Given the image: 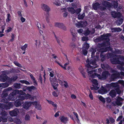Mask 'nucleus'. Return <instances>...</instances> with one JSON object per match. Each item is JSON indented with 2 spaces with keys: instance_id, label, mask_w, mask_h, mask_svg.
Wrapping results in <instances>:
<instances>
[{
  "instance_id": "nucleus-1",
  "label": "nucleus",
  "mask_w": 124,
  "mask_h": 124,
  "mask_svg": "<svg viewBox=\"0 0 124 124\" xmlns=\"http://www.w3.org/2000/svg\"><path fill=\"white\" fill-rule=\"evenodd\" d=\"M90 51L92 52L91 56L92 59H91L89 61L87 60L86 62H88V64L86 65V71L88 75L92 78L97 77L99 79L101 80L105 79L107 77L110 75L108 71L103 72L101 76L100 75L96 73L95 70H93V68L97 67L98 66V65L96 63V60H94L95 58H93L96 50L92 48L90 49Z\"/></svg>"
},
{
  "instance_id": "nucleus-2",
  "label": "nucleus",
  "mask_w": 124,
  "mask_h": 124,
  "mask_svg": "<svg viewBox=\"0 0 124 124\" xmlns=\"http://www.w3.org/2000/svg\"><path fill=\"white\" fill-rule=\"evenodd\" d=\"M25 94L22 91L16 90L10 93L9 95V99L10 100H14L15 98L16 97V95L17 94L18 97V99L15 102V105L16 107L20 106L23 103V100L25 99H30L31 100H33L34 97H32L31 95L27 94L24 97L22 95H24Z\"/></svg>"
},
{
  "instance_id": "nucleus-3",
  "label": "nucleus",
  "mask_w": 124,
  "mask_h": 124,
  "mask_svg": "<svg viewBox=\"0 0 124 124\" xmlns=\"http://www.w3.org/2000/svg\"><path fill=\"white\" fill-rule=\"evenodd\" d=\"M110 36V34L109 33H107L106 34L103 35L101 36V39L102 40H105L106 41L102 44H98V46L100 49H98V51L99 52H101V57H102V54L103 52H106L108 50H112V48L110 47H102L103 46H108L110 45L109 41V39L108 37Z\"/></svg>"
},
{
  "instance_id": "nucleus-4",
  "label": "nucleus",
  "mask_w": 124,
  "mask_h": 124,
  "mask_svg": "<svg viewBox=\"0 0 124 124\" xmlns=\"http://www.w3.org/2000/svg\"><path fill=\"white\" fill-rule=\"evenodd\" d=\"M115 59L111 60V62L113 64H118L117 66V68L121 70L124 71V68L123 66L124 65V63L123 62L124 60V58L123 56L118 55L116 56Z\"/></svg>"
},
{
  "instance_id": "nucleus-5",
  "label": "nucleus",
  "mask_w": 124,
  "mask_h": 124,
  "mask_svg": "<svg viewBox=\"0 0 124 124\" xmlns=\"http://www.w3.org/2000/svg\"><path fill=\"white\" fill-rule=\"evenodd\" d=\"M10 100L9 99V97L8 99H6L4 98L2 100V101L6 103L7 105L0 103V109H1L2 108L5 109H10L11 107L13 106V104L11 102H9L7 104L8 101Z\"/></svg>"
},
{
  "instance_id": "nucleus-6",
  "label": "nucleus",
  "mask_w": 124,
  "mask_h": 124,
  "mask_svg": "<svg viewBox=\"0 0 124 124\" xmlns=\"http://www.w3.org/2000/svg\"><path fill=\"white\" fill-rule=\"evenodd\" d=\"M57 77L58 78L57 82L62 86H64L65 87L67 88L68 87V83L65 81L63 80V78L60 75L58 74Z\"/></svg>"
},
{
  "instance_id": "nucleus-7",
  "label": "nucleus",
  "mask_w": 124,
  "mask_h": 124,
  "mask_svg": "<svg viewBox=\"0 0 124 124\" xmlns=\"http://www.w3.org/2000/svg\"><path fill=\"white\" fill-rule=\"evenodd\" d=\"M111 72L115 73L113 74L111 76V81L117 78H122L121 76H124V73L123 72H121L120 73L119 72L116 71L114 70H112Z\"/></svg>"
},
{
  "instance_id": "nucleus-8",
  "label": "nucleus",
  "mask_w": 124,
  "mask_h": 124,
  "mask_svg": "<svg viewBox=\"0 0 124 124\" xmlns=\"http://www.w3.org/2000/svg\"><path fill=\"white\" fill-rule=\"evenodd\" d=\"M112 4H111L109 2L106 1H104L102 2V4L106 7H113L115 8L117 7L118 6L117 1H113Z\"/></svg>"
},
{
  "instance_id": "nucleus-9",
  "label": "nucleus",
  "mask_w": 124,
  "mask_h": 124,
  "mask_svg": "<svg viewBox=\"0 0 124 124\" xmlns=\"http://www.w3.org/2000/svg\"><path fill=\"white\" fill-rule=\"evenodd\" d=\"M2 74L0 76V80L3 82L6 81V83L9 84V78L6 75V71H2L1 72Z\"/></svg>"
},
{
  "instance_id": "nucleus-10",
  "label": "nucleus",
  "mask_w": 124,
  "mask_h": 124,
  "mask_svg": "<svg viewBox=\"0 0 124 124\" xmlns=\"http://www.w3.org/2000/svg\"><path fill=\"white\" fill-rule=\"evenodd\" d=\"M49 80L53 86L54 89L55 90L56 89L59 85L58 84L56 83V82L58 83L57 82L58 79H57L56 77L55 76L54 78H50Z\"/></svg>"
},
{
  "instance_id": "nucleus-11",
  "label": "nucleus",
  "mask_w": 124,
  "mask_h": 124,
  "mask_svg": "<svg viewBox=\"0 0 124 124\" xmlns=\"http://www.w3.org/2000/svg\"><path fill=\"white\" fill-rule=\"evenodd\" d=\"M75 20L74 21V23L77 27L81 28L84 27L87 24V23L86 22H84L81 21L77 23V20Z\"/></svg>"
},
{
  "instance_id": "nucleus-12",
  "label": "nucleus",
  "mask_w": 124,
  "mask_h": 124,
  "mask_svg": "<svg viewBox=\"0 0 124 124\" xmlns=\"http://www.w3.org/2000/svg\"><path fill=\"white\" fill-rule=\"evenodd\" d=\"M89 47V45L86 42H85L83 45L82 49L83 54L85 55H86L87 53V50Z\"/></svg>"
},
{
  "instance_id": "nucleus-13",
  "label": "nucleus",
  "mask_w": 124,
  "mask_h": 124,
  "mask_svg": "<svg viewBox=\"0 0 124 124\" xmlns=\"http://www.w3.org/2000/svg\"><path fill=\"white\" fill-rule=\"evenodd\" d=\"M110 87H117V88L116 89V90L117 93L118 94H120L122 93V91L119 89V85L117 82L111 83L110 84Z\"/></svg>"
},
{
  "instance_id": "nucleus-14",
  "label": "nucleus",
  "mask_w": 124,
  "mask_h": 124,
  "mask_svg": "<svg viewBox=\"0 0 124 124\" xmlns=\"http://www.w3.org/2000/svg\"><path fill=\"white\" fill-rule=\"evenodd\" d=\"M0 114L1 115V118H0V122L2 121V119L3 120V121L4 122H7V112L5 111L2 110L1 112L0 113Z\"/></svg>"
},
{
  "instance_id": "nucleus-15",
  "label": "nucleus",
  "mask_w": 124,
  "mask_h": 124,
  "mask_svg": "<svg viewBox=\"0 0 124 124\" xmlns=\"http://www.w3.org/2000/svg\"><path fill=\"white\" fill-rule=\"evenodd\" d=\"M123 99L120 97H118L116 101L113 103V104L115 106L118 105L121 106L122 103V101H123Z\"/></svg>"
},
{
  "instance_id": "nucleus-16",
  "label": "nucleus",
  "mask_w": 124,
  "mask_h": 124,
  "mask_svg": "<svg viewBox=\"0 0 124 124\" xmlns=\"http://www.w3.org/2000/svg\"><path fill=\"white\" fill-rule=\"evenodd\" d=\"M32 105H33V102L26 101L24 103L23 105V107L25 109H27Z\"/></svg>"
},
{
  "instance_id": "nucleus-17",
  "label": "nucleus",
  "mask_w": 124,
  "mask_h": 124,
  "mask_svg": "<svg viewBox=\"0 0 124 124\" xmlns=\"http://www.w3.org/2000/svg\"><path fill=\"white\" fill-rule=\"evenodd\" d=\"M90 79L93 84V85L94 89L95 90H97L100 87L98 85L97 81L95 79L91 80L90 78Z\"/></svg>"
},
{
  "instance_id": "nucleus-18",
  "label": "nucleus",
  "mask_w": 124,
  "mask_h": 124,
  "mask_svg": "<svg viewBox=\"0 0 124 124\" xmlns=\"http://www.w3.org/2000/svg\"><path fill=\"white\" fill-rule=\"evenodd\" d=\"M12 89V88L11 87H9L5 89L3 92L2 96L4 98H5V97L7 96L8 94V93L7 92Z\"/></svg>"
},
{
  "instance_id": "nucleus-19",
  "label": "nucleus",
  "mask_w": 124,
  "mask_h": 124,
  "mask_svg": "<svg viewBox=\"0 0 124 124\" xmlns=\"http://www.w3.org/2000/svg\"><path fill=\"white\" fill-rule=\"evenodd\" d=\"M119 16L118 17V20L117 22V24L120 25L122 24L124 20V18L121 14H119Z\"/></svg>"
},
{
  "instance_id": "nucleus-20",
  "label": "nucleus",
  "mask_w": 124,
  "mask_h": 124,
  "mask_svg": "<svg viewBox=\"0 0 124 124\" xmlns=\"http://www.w3.org/2000/svg\"><path fill=\"white\" fill-rule=\"evenodd\" d=\"M77 31L80 34H84L85 36H87L89 35L90 32L87 29V30L85 31L84 32L83 30L82 29H80Z\"/></svg>"
},
{
  "instance_id": "nucleus-21",
  "label": "nucleus",
  "mask_w": 124,
  "mask_h": 124,
  "mask_svg": "<svg viewBox=\"0 0 124 124\" xmlns=\"http://www.w3.org/2000/svg\"><path fill=\"white\" fill-rule=\"evenodd\" d=\"M71 6L73 7V8L69 7L67 8V9L69 11L71 14H73L76 12V10L74 9V8H77V6L73 3H71Z\"/></svg>"
},
{
  "instance_id": "nucleus-22",
  "label": "nucleus",
  "mask_w": 124,
  "mask_h": 124,
  "mask_svg": "<svg viewBox=\"0 0 124 124\" xmlns=\"http://www.w3.org/2000/svg\"><path fill=\"white\" fill-rule=\"evenodd\" d=\"M19 112L18 110L17 109H16L12 111H10L9 112V113L10 115L11 116H17Z\"/></svg>"
},
{
  "instance_id": "nucleus-23",
  "label": "nucleus",
  "mask_w": 124,
  "mask_h": 124,
  "mask_svg": "<svg viewBox=\"0 0 124 124\" xmlns=\"http://www.w3.org/2000/svg\"><path fill=\"white\" fill-rule=\"evenodd\" d=\"M33 105L35 106L36 108L39 110H41L42 109L41 105L39 102L36 101L33 102Z\"/></svg>"
},
{
  "instance_id": "nucleus-24",
  "label": "nucleus",
  "mask_w": 124,
  "mask_h": 124,
  "mask_svg": "<svg viewBox=\"0 0 124 124\" xmlns=\"http://www.w3.org/2000/svg\"><path fill=\"white\" fill-rule=\"evenodd\" d=\"M41 8L44 10L49 12L50 10V8L46 5L44 4H42L41 5Z\"/></svg>"
},
{
  "instance_id": "nucleus-25",
  "label": "nucleus",
  "mask_w": 124,
  "mask_h": 124,
  "mask_svg": "<svg viewBox=\"0 0 124 124\" xmlns=\"http://www.w3.org/2000/svg\"><path fill=\"white\" fill-rule=\"evenodd\" d=\"M79 70L83 77L84 78H86V73L85 72L82 66H81L79 67Z\"/></svg>"
},
{
  "instance_id": "nucleus-26",
  "label": "nucleus",
  "mask_w": 124,
  "mask_h": 124,
  "mask_svg": "<svg viewBox=\"0 0 124 124\" xmlns=\"http://www.w3.org/2000/svg\"><path fill=\"white\" fill-rule=\"evenodd\" d=\"M99 93L102 94H104L107 93V91L106 88L102 86L98 91Z\"/></svg>"
},
{
  "instance_id": "nucleus-27",
  "label": "nucleus",
  "mask_w": 124,
  "mask_h": 124,
  "mask_svg": "<svg viewBox=\"0 0 124 124\" xmlns=\"http://www.w3.org/2000/svg\"><path fill=\"white\" fill-rule=\"evenodd\" d=\"M56 62L63 69L66 70V69H66V67H67V66H68V65L69 64V62H67V63H66L64 65V66H62L61 64L59 63L57 61H56Z\"/></svg>"
},
{
  "instance_id": "nucleus-28",
  "label": "nucleus",
  "mask_w": 124,
  "mask_h": 124,
  "mask_svg": "<svg viewBox=\"0 0 124 124\" xmlns=\"http://www.w3.org/2000/svg\"><path fill=\"white\" fill-rule=\"evenodd\" d=\"M119 14H121L119 12H118L117 13L115 11H112L111 12V14L112 16L114 18H116L118 17L119 16Z\"/></svg>"
},
{
  "instance_id": "nucleus-29",
  "label": "nucleus",
  "mask_w": 124,
  "mask_h": 124,
  "mask_svg": "<svg viewBox=\"0 0 124 124\" xmlns=\"http://www.w3.org/2000/svg\"><path fill=\"white\" fill-rule=\"evenodd\" d=\"M61 121L65 123H66L68 120V119L66 117L62 116L60 117Z\"/></svg>"
},
{
  "instance_id": "nucleus-30",
  "label": "nucleus",
  "mask_w": 124,
  "mask_h": 124,
  "mask_svg": "<svg viewBox=\"0 0 124 124\" xmlns=\"http://www.w3.org/2000/svg\"><path fill=\"white\" fill-rule=\"evenodd\" d=\"M67 10L66 8H63L61 9V12L63 13V16L64 17H66L67 15V12H66Z\"/></svg>"
},
{
  "instance_id": "nucleus-31",
  "label": "nucleus",
  "mask_w": 124,
  "mask_h": 124,
  "mask_svg": "<svg viewBox=\"0 0 124 124\" xmlns=\"http://www.w3.org/2000/svg\"><path fill=\"white\" fill-rule=\"evenodd\" d=\"M109 94L112 97H113L116 96V92L114 90H112L109 93Z\"/></svg>"
},
{
  "instance_id": "nucleus-32",
  "label": "nucleus",
  "mask_w": 124,
  "mask_h": 124,
  "mask_svg": "<svg viewBox=\"0 0 124 124\" xmlns=\"http://www.w3.org/2000/svg\"><path fill=\"white\" fill-rule=\"evenodd\" d=\"M70 31L72 36H75V35H76L77 33H76L75 30L74 28H71Z\"/></svg>"
},
{
  "instance_id": "nucleus-33",
  "label": "nucleus",
  "mask_w": 124,
  "mask_h": 124,
  "mask_svg": "<svg viewBox=\"0 0 124 124\" xmlns=\"http://www.w3.org/2000/svg\"><path fill=\"white\" fill-rule=\"evenodd\" d=\"M67 69L69 70V74L70 76H73L74 75V73L73 72L72 70L71 69L70 66H69Z\"/></svg>"
},
{
  "instance_id": "nucleus-34",
  "label": "nucleus",
  "mask_w": 124,
  "mask_h": 124,
  "mask_svg": "<svg viewBox=\"0 0 124 124\" xmlns=\"http://www.w3.org/2000/svg\"><path fill=\"white\" fill-rule=\"evenodd\" d=\"M9 85V84L6 83H0V87H2L3 88H5L8 86Z\"/></svg>"
},
{
  "instance_id": "nucleus-35",
  "label": "nucleus",
  "mask_w": 124,
  "mask_h": 124,
  "mask_svg": "<svg viewBox=\"0 0 124 124\" xmlns=\"http://www.w3.org/2000/svg\"><path fill=\"white\" fill-rule=\"evenodd\" d=\"M5 26H2L1 27V31H0V37H1L4 36V35L3 33L5 29Z\"/></svg>"
},
{
  "instance_id": "nucleus-36",
  "label": "nucleus",
  "mask_w": 124,
  "mask_h": 124,
  "mask_svg": "<svg viewBox=\"0 0 124 124\" xmlns=\"http://www.w3.org/2000/svg\"><path fill=\"white\" fill-rule=\"evenodd\" d=\"M111 30L112 31L119 32L121 31L122 29L119 28H113Z\"/></svg>"
},
{
  "instance_id": "nucleus-37",
  "label": "nucleus",
  "mask_w": 124,
  "mask_h": 124,
  "mask_svg": "<svg viewBox=\"0 0 124 124\" xmlns=\"http://www.w3.org/2000/svg\"><path fill=\"white\" fill-rule=\"evenodd\" d=\"M36 25L37 26L39 29L41 28V27H42L43 28H44L45 27L44 25L43 24H41L39 22H37Z\"/></svg>"
},
{
  "instance_id": "nucleus-38",
  "label": "nucleus",
  "mask_w": 124,
  "mask_h": 124,
  "mask_svg": "<svg viewBox=\"0 0 124 124\" xmlns=\"http://www.w3.org/2000/svg\"><path fill=\"white\" fill-rule=\"evenodd\" d=\"M100 5L98 3H96L93 5V8L95 10H97L99 8Z\"/></svg>"
},
{
  "instance_id": "nucleus-39",
  "label": "nucleus",
  "mask_w": 124,
  "mask_h": 124,
  "mask_svg": "<svg viewBox=\"0 0 124 124\" xmlns=\"http://www.w3.org/2000/svg\"><path fill=\"white\" fill-rule=\"evenodd\" d=\"M59 91H54L52 93L54 97H57L59 94Z\"/></svg>"
},
{
  "instance_id": "nucleus-40",
  "label": "nucleus",
  "mask_w": 124,
  "mask_h": 124,
  "mask_svg": "<svg viewBox=\"0 0 124 124\" xmlns=\"http://www.w3.org/2000/svg\"><path fill=\"white\" fill-rule=\"evenodd\" d=\"M17 78V76H15L13 77L11 79H10L9 78V81H9V84L11 83V82L12 81L16 80Z\"/></svg>"
},
{
  "instance_id": "nucleus-41",
  "label": "nucleus",
  "mask_w": 124,
  "mask_h": 124,
  "mask_svg": "<svg viewBox=\"0 0 124 124\" xmlns=\"http://www.w3.org/2000/svg\"><path fill=\"white\" fill-rule=\"evenodd\" d=\"M102 68L103 69H108L109 68V66L107 64L104 65V64H102L101 65Z\"/></svg>"
},
{
  "instance_id": "nucleus-42",
  "label": "nucleus",
  "mask_w": 124,
  "mask_h": 124,
  "mask_svg": "<svg viewBox=\"0 0 124 124\" xmlns=\"http://www.w3.org/2000/svg\"><path fill=\"white\" fill-rule=\"evenodd\" d=\"M30 76L32 80L33 81V82L34 83V85H37V83L35 80V78L33 77V75L32 74H31L30 75Z\"/></svg>"
},
{
  "instance_id": "nucleus-43",
  "label": "nucleus",
  "mask_w": 124,
  "mask_h": 124,
  "mask_svg": "<svg viewBox=\"0 0 124 124\" xmlns=\"http://www.w3.org/2000/svg\"><path fill=\"white\" fill-rule=\"evenodd\" d=\"M98 98L99 100L103 103H104L105 102V98L101 96H98Z\"/></svg>"
},
{
  "instance_id": "nucleus-44",
  "label": "nucleus",
  "mask_w": 124,
  "mask_h": 124,
  "mask_svg": "<svg viewBox=\"0 0 124 124\" xmlns=\"http://www.w3.org/2000/svg\"><path fill=\"white\" fill-rule=\"evenodd\" d=\"M35 88H36L34 86H32L26 87V89L28 90L30 92L32 90H34Z\"/></svg>"
},
{
  "instance_id": "nucleus-45",
  "label": "nucleus",
  "mask_w": 124,
  "mask_h": 124,
  "mask_svg": "<svg viewBox=\"0 0 124 124\" xmlns=\"http://www.w3.org/2000/svg\"><path fill=\"white\" fill-rule=\"evenodd\" d=\"M55 26L56 27L61 28L62 26L63 25V24L62 23H56L54 24Z\"/></svg>"
},
{
  "instance_id": "nucleus-46",
  "label": "nucleus",
  "mask_w": 124,
  "mask_h": 124,
  "mask_svg": "<svg viewBox=\"0 0 124 124\" xmlns=\"http://www.w3.org/2000/svg\"><path fill=\"white\" fill-rule=\"evenodd\" d=\"M117 11H119V12H122L124 11V9L123 7L122 6H119L118 8L117 9Z\"/></svg>"
},
{
  "instance_id": "nucleus-47",
  "label": "nucleus",
  "mask_w": 124,
  "mask_h": 124,
  "mask_svg": "<svg viewBox=\"0 0 124 124\" xmlns=\"http://www.w3.org/2000/svg\"><path fill=\"white\" fill-rule=\"evenodd\" d=\"M14 86L16 88L19 89L21 85L20 84L15 83L14 85Z\"/></svg>"
},
{
  "instance_id": "nucleus-48",
  "label": "nucleus",
  "mask_w": 124,
  "mask_h": 124,
  "mask_svg": "<svg viewBox=\"0 0 124 124\" xmlns=\"http://www.w3.org/2000/svg\"><path fill=\"white\" fill-rule=\"evenodd\" d=\"M20 82L22 84H25L27 85H29L30 83L28 81L24 80H21L20 81Z\"/></svg>"
},
{
  "instance_id": "nucleus-49",
  "label": "nucleus",
  "mask_w": 124,
  "mask_h": 124,
  "mask_svg": "<svg viewBox=\"0 0 124 124\" xmlns=\"http://www.w3.org/2000/svg\"><path fill=\"white\" fill-rule=\"evenodd\" d=\"M73 113L74 115L75 116L77 119V122L78 123L79 122V120L78 118V115L77 113L75 112H73Z\"/></svg>"
},
{
  "instance_id": "nucleus-50",
  "label": "nucleus",
  "mask_w": 124,
  "mask_h": 124,
  "mask_svg": "<svg viewBox=\"0 0 124 124\" xmlns=\"http://www.w3.org/2000/svg\"><path fill=\"white\" fill-rule=\"evenodd\" d=\"M14 122L16 123L17 124H21V121L17 118L14 119Z\"/></svg>"
},
{
  "instance_id": "nucleus-51",
  "label": "nucleus",
  "mask_w": 124,
  "mask_h": 124,
  "mask_svg": "<svg viewBox=\"0 0 124 124\" xmlns=\"http://www.w3.org/2000/svg\"><path fill=\"white\" fill-rule=\"evenodd\" d=\"M85 16V15L84 13L83 14L81 15L79 14L78 15V19H83Z\"/></svg>"
},
{
  "instance_id": "nucleus-52",
  "label": "nucleus",
  "mask_w": 124,
  "mask_h": 124,
  "mask_svg": "<svg viewBox=\"0 0 124 124\" xmlns=\"http://www.w3.org/2000/svg\"><path fill=\"white\" fill-rule=\"evenodd\" d=\"M14 64L16 66L20 67H22V66L19 63L17 62L16 61H15L14 62Z\"/></svg>"
},
{
  "instance_id": "nucleus-53",
  "label": "nucleus",
  "mask_w": 124,
  "mask_h": 124,
  "mask_svg": "<svg viewBox=\"0 0 124 124\" xmlns=\"http://www.w3.org/2000/svg\"><path fill=\"white\" fill-rule=\"evenodd\" d=\"M10 20V16L9 14H8L7 15V18L6 19L7 22H8Z\"/></svg>"
},
{
  "instance_id": "nucleus-54",
  "label": "nucleus",
  "mask_w": 124,
  "mask_h": 124,
  "mask_svg": "<svg viewBox=\"0 0 124 124\" xmlns=\"http://www.w3.org/2000/svg\"><path fill=\"white\" fill-rule=\"evenodd\" d=\"M30 117L28 114H27L25 116V119L26 120H30Z\"/></svg>"
},
{
  "instance_id": "nucleus-55",
  "label": "nucleus",
  "mask_w": 124,
  "mask_h": 124,
  "mask_svg": "<svg viewBox=\"0 0 124 124\" xmlns=\"http://www.w3.org/2000/svg\"><path fill=\"white\" fill-rule=\"evenodd\" d=\"M55 37L56 39V40L57 42L58 43H59L60 45H61V43H63V41L61 39L60 40V41L59 40V39H58L57 38V37H56V36L55 35Z\"/></svg>"
},
{
  "instance_id": "nucleus-56",
  "label": "nucleus",
  "mask_w": 124,
  "mask_h": 124,
  "mask_svg": "<svg viewBox=\"0 0 124 124\" xmlns=\"http://www.w3.org/2000/svg\"><path fill=\"white\" fill-rule=\"evenodd\" d=\"M12 30V28L11 27H9L7 29V30H5V31L7 33H8L11 31Z\"/></svg>"
},
{
  "instance_id": "nucleus-57",
  "label": "nucleus",
  "mask_w": 124,
  "mask_h": 124,
  "mask_svg": "<svg viewBox=\"0 0 124 124\" xmlns=\"http://www.w3.org/2000/svg\"><path fill=\"white\" fill-rule=\"evenodd\" d=\"M27 44H25L21 47V48L22 50L25 51L27 47Z\"/></svg>"
},
{
  "instance_id": "nucleus-58",
  "label": "nucleus",
  "mask_w": 124,
  "mask_h": 124,
  "mask_svg": "<svg viewBox=\"0 0 124 124\" xmlns=\"http://www.w3.org/2000/svg\"><path fill=\"white\" fill-rule=\"evenodd\" d=\"M49 73V76L51 78L53 77L54 76V71H53L51 72H50Z\"/></svg>"
},
{
  "instance_id": "nucleus-59",
  "label": "nucleus",
  "mask_w": 124,
  "mask_h": 124,
  "mask_svg": "<svg viewBox=\"0 0 124 124\" xmlns=\"http://www.w3.org/2000/svg\"><path fill=\"white\" fill-rule=\"evenodd\" d=\"M89 97L90 99L91 100L93 99V96L92 93L90 92L89 94Z\"/></svg>"
},
{
  "instance_id": "nucleus-60",
  "label": "nucleus",
  "mask_w": 124,
  "mask_h": 124,
  "mask_svg": "<svg viewBox=\"0 0 124 124\" xmlns=\"http://www.w3.org/2000/svg\"><path fill=\"white\" fill-rule=\"evenodd\" d=\"M39 33L40 34V35L42 36L43 37V38L44 39V34H43V31L41 30H39Z\"/></svg>"
},
{
  "instance_id": "nucleus-61",
  "label": "nucleus",
  "mask_w": 124,
  "mask_h": 124,
  "mask_svg": "<svg viewBox=\"0 0 124 124\" xmlns=\"http://www.w3.org/2000/svg\"><path fill=\"white\" fill-rule=\"evenodd\" d=\"M15 37V35L13 34H12V36H11V39L10 40V41H13L14 39V38Z\"/></svg>"
},
{
  "instance_id": "nucleus-62",
  "label": "nucleus",
  "mask_w": 124,
  "mask_h": 124,
  "mask_svg": "<svg viewBox=\"0 0 124 124\" xmlns=\"http://www.w3.org/2000/svg\"><path fill=\"white\" fill-rule=\"evenodd\" d=\"M114 53L116 54H121L122 53V52L120 51V50H115Z\"/></svg>"
},
{
  "instance_id": "nucleus-63",
  "label": "nucleus",
  "mask_w": 124,
  "mask_h": 124,
  "mask_svg": "<svg viewBox=\"0 0 124 124\" xmlns=\"http://www.w3.org/2000/svg\"><path fill=\"white\" fill-rule=\"evenodd\" d=\"M118 82L119 83L121 84L124 87V82L123 80H119Z\"/></svg>"
},
{
  "instance_id": "nucleus-64",
  "label": "nucleus",
  "mask_w": 124,
  "mask_h": 124,
  "mask_svg": "<svg viewBox=\"0 0 124 124\" xmlns=\"http://www.w3.org/2000/svg\"><path fill=\"white\" fill-rule=\"evenodd\" d=\"M20 20L23 23L26 20V19L24 18H23V16L20 17Z\"/></svg>"
}]
</instances>
